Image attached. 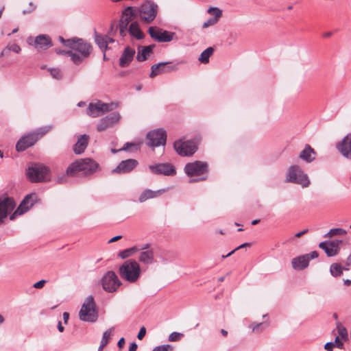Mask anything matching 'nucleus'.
Wrapping results in <instances>:
<instances>
[{
    "mask_svg": "<svg viewBox=\"0 0 351 351\" xmlns=\"http://www.w3.org/2000/svg\"><path fill=\"white\" fill-rule=\"evenodd\" d=\"M99 164L94 160L86 158L76 160L66 169V174L69 176H74L80 172L85 176L93 174L97 171Z\"/></svg>",
    "mask_w": 351,
    "mask_h": 351,
    "instance_id": "obj_1",
    "label": "nucleus"
},
{
    "mask_svg": "<svg viewBox=\"0 0 351 351\" xmlns=\"http://www.w3.org/2000/svg\"><path fill=\"white\" fill-rule=\"evenodd\" d=\"M51 125H46L30 132L28 134L21 136L16 144L17 152H23L27 148L33 146L40 138L47 134L51 129Z\"/></svg>",
    "mask_w": 351,
    "mask_h": 351,
    "instance_id": "obj_2",
    "label": "nucleus"
},
{
    "mask_svg": "<svg viewBox=\"0 0 351 351\" xmlns=\"http://www.w3.org/2000/svg\"><path fill=\"white\" fill-rule=\"evenodd\" d=\"M119 274L123 280L130 283H134L141 276V269L137 261L128 259L119 267Z\"/></svg>",
    "mask_w": 351,
    "mask_h": 351,
    "instance_id": "obj_3",
    "label": "nucleus"
},
{
    "mask_svg": "<svg viewBox=\"0 0 351 351\" xmlns=\"http://www.w3.org/2000/svg\"><path fill=\"white\" fill-rule=\"evenodd\" d=\"M49 171V167L43 164L32 163L27 169L26 175L32 182H43L49 180L48 178Z\"/></svg>",
    "mask_w": 351,
    "mask_h": 351,
    "instance_id": "obj_4",
    "label": "nucleus"
},
{
    "mask_svg": "<svg viewBox=\"0 0 351 351\" xmlns=\"http://www.w3.org/2000/svg\"><path fill=\"white\" fill-rule=\"evenodd\" d=\"M70 49L75 52V54L80 58L77 64L80 65L85 59L89 58L91 55L93 47L91 43L87 40L81 38L74 37V40Z\"/></svg>",
    "mask_w": 351,
    "mask_h": 351,
    "instance_id": "obj_5",
    "label": "nucleus"
},
{
    "mask_svg": "<svg viewBox=\"0 0 351 351\" xmlns=\"http://www.w3.org/2000/svg\"><path fill=\"white\" fill-rule=\"evenodd\" d=\"M79 317L84 322H95L97 321L98 313L94 298L92 295L88 296L82 304L79 312Z\"/></svg>",
    "mask_w": 351,
    "mask_h": 351,
    "instance_id": "obj_6",
    "label": "nucleus"
},
{
    "mask_svg": "<svg viewBox=\"0 0 351 351\" xmlns=\"http://www.w3.org/2000/svg\"><path fill=\"white\" fill-rule=\"evenodd\" d=\"M285 181L300 184L302 187H306L310 184L307 175L304 173L300 166L296 165H292L289 168Z\"/></svg>",
    "mask_w": 351,
    "mask_h": 351,
    "instance_id": "obj_7",
    "label": "nucleus"
},
{
    "mask_svg": "<svg viewBox=\"0 0 351 351\" xmlns=\"http://www.w3.org/2000/svg\"><path fill=\"white\" fill-rule=\"evenodd\" d=\"M138 12L143 21L150 23L158 14V5L152 1H146L138 8Z\"/></svg>",
    "mask_w": 351,
    "mask_h": 351,
    "instance_id": "obj_8",
    "label": "nucleus"
},
{
    "mask_svg": "<svg viewBox=\"0 0 351 351\" xmlns=\"http://www.w3.org/2000/svg\"><path fill=\"white\" fill-rule=\"evenodd\" d=\"M101 283L104 290L108 293H114L122 285L116 273L113 271H107L102 278Z\"/></svg>",
    "mask_w": 351,
    "mask_h": 351,
    "instance_id": "obj_9",
    "label": "nucleus"
},
{
    "mask_svg": "<svg viewBox=\"0 0 351 351\" xmlns=\"http://www.w3.org/2000/svg\"><path fill=\"white\" fill-rule=\"evenodd\" d=\"M166 131L159 128L149 132L146 136V144L149 147H156L164 146L166 143Z\"/></svg>",
    "mask_w": 351,
    "mask_h": 351,
    "instance_id": "obj_10",
    "label": "nucleus"
},
{
    "mask_svg": "<svg viewBox=\"0 0 351 351\" xmlns=\"http://www.w3.org/2000/svg\"><path fill=\"white\" fill-rule=\"evenodd\" d=\"M184 170L189 177L199 176L208 171V165L206 162L196 160L186 164Z\"/></svg>",
    "mask_w": 351,
    "mask_h": 351,
    "instance_id": "obj_11",
    "label": "nucleus"
},
{
    "mask_svg": "<svg viewBox=\"0 0 351 351\" xmlns=\"http://www.w3.org/2000/svg\"><path fill=\"white\" fill-rule=\"evenodd\" d=\"M173 146L176 152L182 156H192L197 149L195 143L193 141L179 140L174 143Z\"/></svg>",
    "mask_w": 351,
    "mask_h": 351,
    "instance_id": "obj_12",
    "label": "nucleus"
},
{
    "mask_svg": "<svg viewBox=\"0 0 351 351\" xmlns=\"http://www.w3.org/2000/svg\"><path fill=\"white\" fill-rule=\"evenodd\" d=\"M36 200L37 195L35 193L27 195L14 213L10 216V219L14 220L16 218V216L25 213L34 206Z\"/></svg>",
    "mask_w": 351,
    "mask_h": 351,
    "instance_id": "obj_13",
    "label": "nucleus"
},
{
    "mask_svg": "<svg viewBox=\"0 0 351 351\" xmlns=\"http://www.w3.org/2000/svg\"><path fill=\"white\" fill-rule=\"evenodd\" d=\"M318 256L317 251H313L309 254L295 257L291 260L292 267L295 270H303L308 266L311 260L317 258Z\"/></svg>",
    "mask_w": 351,
    "mask_h": 351,
    "instance_id": "obj_14",
    "label": "nucleus"
},
{
    "mask_svg": "<svg viewBox=\"0 0 351 351\" xmlns=\"http://www.w3.org/2000/svg\"><path fill=\"white\" fill-rule=\"evenodd\" d=\"M120 119L121 114L118 112H112L99 121L97 125V130L98 132L105 131L117 124Z\"/></svg>",
    "mask_w": 351,
    "mask_h": 351,
    "instance_id": "obj_15",
    "label": "nucleus"
},
{
    "mask_svg": "<svg viewBox=\"0 0 351 351\" xmlns=\"http://www.w3.org/2000/svg\"><path fill=\"white\" fill-rule=\"evenodd\" d=\"M151 172L156 175H164L166 176H173L176 174V170L174 166L170 163H158L149 166Z\"/></svg>",
    "mask_w": 351,
    "mask_h": 351,
    "instance_id": "obj_16",
    "label": "nucleus"
},
{
    "mask_svg": "<svg viewBox=\"0 0 351 351\" xmlns=\"http://www.w3.org/2000/svg\"><path fill=\"white\" fill-rule=\"evenodd\" d=\"M149 34L153 39L160 43L170 42L175 36L174 32H170L155 27L149 28Z\"/></svg>",
    "mask_w": 351,
    "mask_h": 351,
    "instance_id": "obj_17",
    "label": "nucleus"
},
{
    "mask_svg": "<svg viewBox=\"0 0 351 351\" xmlns=\"http://www.w3.org/2000/svg\"><path fill=\"white\" fill-rule=\"evenodd\" d=\"M16 206L12 197H0V225Z\"/></svg>",
    "mask_w": 351,
    "mask_h": 351,
    "instance_id": "obj_18",
    "label": "nucleus"
},
{
    "mask_svg": "<svg viewBox=\"0 0 351 351\" xmlns=\"http://www.w3.org/2000/svg\"><path fill=\"white\" fill-rule=\"evenodd\" d=\"M178 66L172 64L171 62H161L151 66L149 77L153 78L160 74L176 71Z\"/></svg>",
    "mask_w": 351,
    "mask_h": 351,
    "instance_id": "obj_19",
    "label": "nucleus"
},
{
    "mask_svg": "<svg viewBox=\"0 0 351 351\" xmlns=\"http://www.w3.org/2000/svg\"><path fill=\"white\" fill-rule=\"evenodd\" d=\"M341 240L325 241L319 244V247L323 250L328 257L336 256L339 252Z\"/></svg>",
    "mask_w": 351,
    "mask_h": 351,
    "instance_id": "obj_20",
    "label": "nucleus"
},
{
    "mask_svg": "<svg viewBox=\"0 0 351 351\" xmlns=\"http://www.w3.org/2000/svg\"><path fill=\"white\" fill-rule=\"evenodd\" d=\"M138 164V161L132 158L122 160L119 163L116 168L112 169V173L118 174L129 173L135 169Z\"/></svg>",
    "mask_w": 351,
    "mask_h": 351,
    "instance_id": "obj_21",
    "label": "nucleus"
},
{
    "mask_svg": "<svg viewBox=\"0 0 351 351\" xmlns=\"http://www.w3.org/2000/svg\"><path fill=\"white\" fill-rule=\"evenodd\" d=\"M336 147L344 158L351 159V133L347 134L339 142Z\"/></svg>",
    "mask_w": 351,
    "mask_h": 351,
    "instance_id": "obj_22",
    "label": "nucleus"
},
{
    "mask_svg": "<svg viewBox=\"0 0 351 351\" xmlns=\"http://www.w3.org/2000/svg\"><path fill=\"white\" fill-rule=\"evenodd\" d=\"M136 51L130 46L124 48L119 58V64L121 67L128 66L134 58Z\"/></svg>",
    "mask_w": 351,
    "mask_h": 351,
    "instance_id": "obj_23",
    "label": "nucleus"
},
{
    "mask_svg": "<svg viewBox=\"0 0 351 351\" xmlns=\"http://www.w3.org/2000/svg\"><path fill=\"white\" fill-rule=\"evenodd\" d=\"M89 136L82 134L77 137V141L73 147V151L75 154L80 155L84 152L88 145Z\"/></svg>",
    "mask_w": 351,
    "mask_h": 351,
    "instance_id": "obj_24",
    "label": "nucleus"
},
{
    "mask_svg": "<svg viewBox=\"0 0 351 351\" xmlns=\"http://www.w3.org/2000/svg\"><path fill=\"white\" fill-rule=\"evenodd\" d=\"M168 191L169 188L161 189L157 191H152L149 189H145L140 194L138 202L141 203L145 202L147 199L156 198Z\"/></svg>",
    "mask_w": 351,
    "mask_h": 351,
    "instance_id": "obj_25",
    "label": "nucleus"
},
{
    "mask_svg": "<svg viewBox=\"0 0 351 351\" xmlns=\"http://www.w3.org/2000/svg\"><path fill=\"white\" fill-rule=\"evenodd\" d=\"M34 45L38 49H47L53 45L51 38L46 34H40L36 36Z\"/></svg>",
    "mask_w": 351,
    "mask_h": 351,
    "instance_id": "obj_26",
    "label": "nucleus"
},
{
    "mask_svg": "<svg viewBox=\"0 0 351 351\" xmlns=\"http://www.w3.org/2000/svg\"><path fill=\"white\" fill-rule=\"evenodd\" d=\"M316 152L309 145L306 144L304 148L301 151L299 155V158L308 162H312L315 160Z\"/></svg>",
    "mask_w": 351,
    "mask_h": 351,
    "instance_id": "obj_27",
    "label": "nucleus"
},
{
    "mask_svg": "<svg viewBox=\"0 0 351 351\" xmlns=\"http://www.w3.org/2000/svg\"><path fill=\"white\" fill-rule=\"evenodd\" d=\"M101 105L102 101L101 100H97L95 103H90L86 109V114L94 118L101 116L103 114Z\"/></svg>",
    "mask_w": 351,
    "mask_h": 351,
    "instance_id": "obj_28",
    "label": "nucleus"
},
{
    "mask_svg": "<svg viewBox=\"0 0 351 351\" xmlns=\"http://www.w3.org/2000/svg\"><path fill=\"white\" fill-rule=\"evenodd\" d=\"M153 48L154 45H152L143 47H139L136 56V60L138 62H143L146 60L152 53Z\"/></svg>",
    "mask_w": 351,
    "mask_h": 351,
    "instance_id": "obj_29",
    "label": "nucleus"
},
{
    "mask_svg": "<svg viewBox=\"0 0 351 351\" xmlns=\"http://www.w3.org/2000/svg\"><path fill=\"white\" fill-rule=\"evenodd\" d=\"M154 252L152 250L142 251L139 254L138 261L145 265L152 264L154 262Z\"/></svg>",
    "mask_w": 351,
    "mask_h": 351,
    "instance_id": "obj_30",
    "label": "nucleus"
},
{
    "mask_svg": "<svg viewBox=\"0 0 351 351\" xmlns=\"http://www.w3.org/2000/svg\"><path fill=\"white\" fill-rule=\"evenodd\" d=\"M94 40L96 45L99 47V48L101 50L102 52L106 51L109 48L107 46V42L106 38V35H101L95 31L94 33Z\"/></svg>",
    "mask_w": 351,
    "mask_h": 351,
    "instance_id": "obj_31",
    "label": "nucleus"
},
{
    "mask_svg": "<svg viewBox=\"0 0 351 351\" xmlns=\"http://www.w3.org/2000/svg\"><path fill=\"white\" fill-rule=\"evenodd\" d=\"M132 20L128 16L122 14L119 23V34L122 37H125L128 33V27L130 21Z\"/></svg>",
    "mask_w": 351,
    "mask_h": 351,
    "instance_id": "obj_32",
    "label": "nucleus"
},
{
    "mask_svg": "<svg viewBox=\"0 0 351 351\" xmlns=\"http://www.w3.org/2000/svg\"><path fill=\"white\" fill-rule=\"evenodd\" d=\"M128 32L132 36L135 37L136 39L140 40L142 39L144 36V34L137 22H133L130 24L128 29Z\"/></svg>",
    "mask_w": 351,
    "mask_h": 351,
    "instance_id": "obj_33",
    "label": "nucleus"
},
{
    "mask_svg": "<svg viewBox=\"0 0 351 351\" xmlns=\"http://www.w3.org/2000/svg\"><path fill=\"white\" fill-rule=\"evenodd\" d=\"M55 52L58 55H64V56H69L70 58H71V60L75 64H77V62L80 60V58L75 54V52L71 51V49H70V50H63V49H55Z\"/></svg>",
    "mask_w": 351,
    "mask_h": 351,
    "instance_id": "obj_34",
    "label": "nucleus"
},
{
    "mask_svg": "<svg viewBox=\"0 0 351 351\" xmlns=\"http://www.w3.org/2000/svg\"><path fill=\"white\" fill-rule=\"evenodd\" d=\"M213 52H214L213 47H209L206 48L205 50H204L201 53V54L198 58V60L202 64H208L209 62V58L213 54Z\"/></svg>",
    "mask_w": 351,
    "mask_h": 351,
    "instance_id": "obj_35",
    "label": "nucleus"
},
{
    "mask_svg": "<svg viewBox=\"0 0 351 351\" xmlns=\"http://www.w3.org/2000/svg\"><path fill=\"white\" fill-rule=\"evenodd\" d=\"M268 325L269 324L267 322H254L250 325V328H252V332L258 334L262 332L268 326Z\"/></svg>",
    "mask_w": 351,
    "mask_h": 351,
    "instance_id": "obj_36",
    "label": "nucleus"
},
{
    "mask_svg": "<svg viewBox=\"0 0 351 351\" xmlns=\"http://www.w3.org/2000/svg\"><path fill=\"white\" fill-rule=\"evenodd\" d=\"M330 273L334 277H339L343 274V267L339 263H332L330 267Z\"/></svg>",
    "mask_w": 351,
    "mask_h": 351,
    "instance_id": "obj_37",
    "label": "nucleus"
},
{
    "mask_svg": "<svg viewBox=\"0 0 351 351\" xmlns=\"http://www.w3.org/2000/svg\"><path fill=\"white\" fill-rule=\"evenodd\" d=\"M123 14L129 16L132 20L138 15V8L128 6L123 10Z\"/></svg>",
    "mask_w": 351,
    "mask_h": 351,
    "instance_id": "obj_38",
    "label": "nucleus"
},
{
    "mask_svg": "<svg viewBox=\"0 0 351 351\" xmlns=\"http://www.w3.org/2000/svg\"><path fill=\"white\" fill-rule=\"evenodd\" d=\"M138 247L134 246L132 247L128 248L123 251H121L119 253V256L123 259H125V258H127L128 257L130 256L134 252H138Z\"/></svg>",
    "mask_w": 351,
    "mask_h": 351,
    "instance_id": "obj_39",
    "label": "nucleus"
},
{
    "mask_svg": "<svg viewBox=\"0 0 351 351\" xmlns=\"http://www.w3.org/2000/svg\"><path fill=\"white\" fill-rule=\"evenodd\" d=\"M114 330V328L111 327L104 332L101 340V343H102V344L104 343V345H107L111 337L113 335Z\"/></svg>",
    "mask_w": 351,
    "mask_h": 351,
    "instance_id": "obj_40",
    "label": "nucleus"
},
{
    "mask_svg": "<svg viewBox=\"0 0 351 351\" xmlns=\"http://www.w3.org/2000/svg\"><path fill=\"white\" fill-rule=\"evenodd\" d=\"M347 233V231L343 228H337L330 230L328 232H327L324 237H332L335 235H343Z\"/></svg>",
    "mask_w": 351,
    "mask_h": 351,
    "instance_id": "obj_41",
    "label": "nucleus"
},
{
    "mask_svg": "<svg viewBox=\"0 0 351 351\" xmlns=\"http://www.w3.org/2000/svg\"><path fill=\"white\" fill-rule=\"evenodd\" d=\"M102 113H106V112H110L114 109H116L117 107H118V104L117 103H114V102H111V103H104L102 101Z\"/></svg>",
    "mask_w": 351,
    "mask_h": 351,
    "instance_id": "obj_42",
    "label": "nucleus"
},
{
    "mask_svg": "<svg viewBox=\"0 0 351 351\" xmlns=\"http://www.w3.org/2000/svg\"><path fill=\"white\" fill-rule=\"evenodd\" d=\"M10 51H12L16 53H19L21 51V49L20 47V46L17 44H12V45H10L9 47H7L5 49H4L2 51H1V56H5V55H8V52Z\"/></svg>",
    "mask_w": 351,
    "mask_h": 351,
    "instance_id": "obj_43",
    "label": "nucleus"
},
{
    "mask_svg": "<svg viewBox=\"0 0 351 351\" xmlns=\"http://www.w3.org/2000/svg\"><path fill=\"white\" fill-rule=\"evenodd\" d=\"M208 13L210 14L212 17L216 18L217 21H219L222 16V11L217 7L208 8Z\"/></svg>",
    "mask_w": 351,
    "mask_h": 351,
    "instance_id": "obj_44",
    "label": "nucleus"
},
{
    "mask_svg": "<svg viewBox=\"0 0 351 351\" xmlns=\"http://www.w3.org/2000/svg\"><path fill=\"white\" fill-rule=\"evenodd\" d=\"M332 346H336L340 349L343 348V342L339 341V337H336L334 342L330 341V342L326 343L324 345V349H328V348H332Z\"/></svg>",
    "mask_w": 351,
    "mask_h": 351,
    "instance_id": "obj_45",
    "label": "nucleus"
},
{
    "mask_svg": "<svg viewBox=\"0 0 351 351\" xmlns=\"http://www.w3.org/2000/svg\"><path fill=\"white\" fill-rule=\"evenodd\" d=\"M183 337V333L178 332H173L169 335L168 337V341L171 342L178 341L180 340Z\"/></svg>",
    "mask_w": 351,
    "mask_h": 351,
    "instance_id": "obj_46",
    "label": "nucleus"
},
{
    "mask_svg": "<svg viewBox=\"0 0 351 351\" xmlns=\"http://www.w3.org/2000/svg\"><path fill=\"white\" fill-rule=\"evenodd\" d=\"M58 40L64 47L71 49L74 37L69 39H64L62 36H60L58 37Z\"/></svg>",
    "mask_w": 351,
    "mask_h": 351,
    "instance_id": "obj_47",
    "label": "nucleus"
},
{
    "mask_svg": "<svg viewBox=\"0 0 351 351\" xmlns=\"http://www.w3.org/2000/svg\"><path fill=\"white\" fill-rule=\"evenodd\" d=\"M51 76L56 80H60L62 78V73L59 69L53 68L49 69Z\"/></svg>",
    "mask_w": 351,
    "mask_h": 351,
    "instance_id": "obj_48",
    "label": "nucleus"
},
{
    "mask_svg": "<svg viewBox=\"0 0 351 351\" xmlns=\"http://www.w3.org/2000/svg\"><path fill=\"white\" fill-rule=\"evenodd\" d=\"M132 148L138 149L139 146L138 144L134 143H126L121 149H119V150L128 152L132 150Z\"/></svg>",
    "mask_w": 351,
    "mask_h": 351,
    "instance_id": "obj_49",
    "label": "nucleus"
},
{
    "mask_svg": "<svg viewBox=\"0 0 351 351\" xmlns=\"http://www.w3.org/2000/svg\"><path fill=\"white\" fill-rule=\"evenodd\" d=\"M217 20L216 18H213V17H210V19H208L207 21H206L203 25H202V27L203 28H207L210 26H212V25H214L215 24H216L217 23Z\"/></svg>",
    "mask_w": 351,
    "mask_h": 351,
    "instance_id": "obj_50",
    "label": "nucleus"
},
{
    "mask_svg": "<svg viewBox=\"0 0 351 351\" xmlns=\"http://www.w3.org/2000/svg\"><path fill=\"white\" fill-rule=\"evenodd\" d=\"M119 29V24L116 23V21H114L111 23L108 34L110 36H114L117 29Z\"/></svg>",
    "mask_w": 351,
    "mask_h": 351,
    "instance_id": "obj_51",
    "label": "nucleus"
},
{
    "mask_svg": "<svg viewBox=\"0 0 351 351\" xmlns=\"http://www.w3.org/2000/svg\"><path fill=\"white\" fill-rule=\"evenodd\" d=\"M338 332L339 337H341L343 339H348V332L346 330V328L344 327H338Z\"/></svg>",
    "mask_w": 351,
    "mask_h": 351,
    "instance_id": "obj_52",
    "label": "nucleus"
},
{
    "mask_svg": "<svg viewBox=\"0 0 351 351\" xmlns=\"http://www.w3.org/2000/svg\"><path fill=\"white\" fill-rule=\"evenodd\" d=\"M29 5L30 7V9L23 10L22 11L23 14H29L36 9V5H35L32 2H29Z\"/></svg>",
    "mask_w": 351,
    "mask_h": 351,
    "instance_id": "obj_53",
    "label": "nucleus"
},
{
    "mask_svg": "<svg viewBox=\"0 0 351 351\" xmlns=\"http://www.w3.org/2000/svg\"><path fill=\"white\" fill-rule=\"evenodd\" d=\"M146 334V329L144 326L141 327L138 335H137V338L140 340H141L145 335Z\"/></svg>",
    "mask_w": 351,
    "mask_h": 351,
    "instance_id": "obj_54",
    "label": "nucleus"
},
{
    "mask_svg": "<svg viewBox=\"0 0 351 351\" xmlns=\"http://www.w3.org/2000/svg\"><path fill=\"white\" fill-rule=\"evenodd\" d=\"M46 283L45 280H40L38 282L34 284L33 287L36 289H41L44 287Z\"/></svg>",
    "mask_w": 351,
    "mask_h": 351,
    "instance_id": "obj_55",
    "label": "nucleus"
},
{
    "mask_svg": "<svg viewBox=\"0 0 351 351\" xmlns=\"http://www.w3.org/2000/svg\"><path fill=\"white\" fill-rule=\"evenodd\" d=\"M173 346L169 344H165L160 346V350L161 351H172L173 350Z\"/></svg>",
    "mask_w": 351,
    "mask_h": 351,
    "instance_id": "obj_56",
    "label": "nucleus"
},
{
    "mask_svg": "<svg viewBox=\"0 0 351 351\" xmlns=\"http://www.w3.org/2000/svg\"><path fill=\"white\" fill-rule=\"evenodd\" d=\"M66 176H68V175L66 173V175H64L62 176H60V177H58V179H57V182L58 184H64L66 182Z\"/></svg>",
    "mask_w": 351,
    "mask_h": 351,
    "instance_id": "obj_57",
    "label": "nucleus"
},
{
    "mask_svg": "<svg viewBox=\"0 0 351 351\" xmlns=\"http://www.w3.org/2000/svg\"><path fill=\"white\" fill-rule=\"evenodd\" d=\"M138 348L137 344L135 342L130 343L129 347V351H136Z\"/></svg>",
    "mask_w": 351,
    "mask_h": 351,
    "instance_id": "obj_58",
    "label": "nucleus"
},
{
    "mask_svg": "<svg viewBox=\"0 0 351 351\" xmlns=\"http://www.w3.org/2000/svg\"><path fill=\"white\" fill-rule=\"evenodd\" d=\"M124 344H125V339H124L123 337H121V338L119 340V341H118V343H117V346H118V347H119V348H122L123 347Z\"/></svg>",
    "mask_w": 351,
    "mask_h": 351,
    "instance_id": "obj_59",
    "label": "nucleus"
},
{
    "mask_svg": "<svg viewBox=\"0 0 351 351\" xmlns=\"http://www.w3.org/2000/svg\"><path fill=\"white\" fill-rule=\"evenodd\" d=\"M62 317H63L64 324H67L69 318V313L67 312H64L62 314Z\"/></svg>",
    "mask_w": 351,
    "mask_h": 351,
    "instance_id": "obj_60",
    "label": "nucleus"
},
{
    "mask_svg": "<svg viewBox=\"0 0 351 351\" xmlns=\"http://www.w3.org/2000/svg\"><path fill=\"white\" fill-rule=\"evenodd\" d=\"M106 42H107V46H108L109 43H114V39L113 38H111L108 36V35H106Z\"/></svg>",
    "mask_w": 351,
    "mask_h": 351,
    "instance_id": "obj_61",
    "label": "nucleus"
},
{
    "mask_svg": "<svg viewBox=\"0 0 351 351\" xmlns=\"http://www.w3.org/2000/svg\"><path fill=\"white\" fill-rule=\"evenodd\" d=\"M121 237H122L121 235L115 236V237H112L108 242L109 243L115 242V241H118L119 239H120Z\"/></svg>",
    "mask_w": 351,
    "mask_h": 351,
    "instance_id": "obj_62",
    "label": "nucleus"
},
{
    "mask_svg": "<svg viewBox=\"0 0 351 351\" xmlns=\"http://www.w3.org/2000/svg\"><path fill=\"white\" fill-rule=\"evenodd\" d=\"M308 231V229H305L303 231L297 233L295 235V237L299 238V237H302L303 234H306Z\"/></svg>",
    "mask_w": 351,
    "mask_h": 351,
    "instance_id": "obj_63",
    "label": "nucleus"
},
{
    "mask_svg": "<svg viewBox=\"0 0 351 351\" xmlns=\"http://www.w3.org/2000/svg\"><path fill=\"white\" fill-rule=\"evenodd\" d=\"M351 265V252L346 261V265L350 266Z\"/></svg>",
    "mask_w": 351,
    "mask_h": 351,
    "instance_id": "obj_64",
    "label": "nucleus"
}]
</instances>
